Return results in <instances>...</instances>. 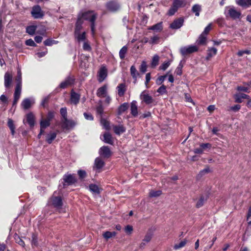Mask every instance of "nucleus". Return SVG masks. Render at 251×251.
<instances>
[{
  "label": "nucleus",
  "mask_w": 251,
  "mask_h": 251,
  "mask_svg": "<svg viewBox=\"0 0 251 251\" xmlns=\"http://www.w3.org/2000/svg\"><path fill=\"white\" fill-rule=\"evenodd\" d=\"M97 17V14L94 11H88L81 14V18L88 21L90 23L91 30L93 36H94L95 34V21ZM80 20V18L79 17V20Z\"/></svg>",
  "instance_id": "nucleus-1"
},
{
  "label": "nucleus",
  "mask_w": 251,
  "mask_h": 251,
  "mask_svg": "<svg viewBox=\"0 0 251 251\" xmlns=\"http://www.w3.org/2000/svg\"><path fill=\"white\" fill-rule=\"evenodd\" d=\"M48 204L50 205L53 206L54 207L59 209L62 206V200L60 196H56V192H54L52 196L48 201Z\"/></svg>",
  "instance_id": "nucleus-2"
},
{
  "label": "nucleus",
  "mask_w": 251,
  "mask_h": 251,
  "mask_svg": "<svg viewBox=\"0 0 251 251\" xmlns=\"http://www.w3.org/2000/svg\"><path fill=\"white\" fill-rule=\"evenodd\" d=\"M198 48L196 46L183 47L180 49V52L183 56H185L197 51Z\"/></svg>",
  "instance_id": "nucleus-3"
},
{
  "label": "nucleus",
  "mask_w": 251,
  "mask_h": 251,
  "mask_svg": "<svg viewBox=\"0 0 251 251\" xmlns=\"http://www.w3.org/2000/svg\"><path fill=\"white\" fill-rule=\"evenodd\" d=\"M140 99L143 102L147 104H153L155 105L156 103L154 100L149 94L147 93L145 91H143L140 95Z\"/></svg>",
  "instance_id": "nucleus-4"
},
{
  "label": "nucleus",
  "mask_w": 251,
  "mask_h": 251,
  "mask_svg": "<svg viewBox=\"0 0 251 251\" xmlns=\"http://www.w3.org/2000/svg\"><path fill=\"white\" fill-rule=\"evenodd\" d=\"M31 13L35 19L42 18L44 15V13L42 10L41 7L38 5L32 7Z\"/></svg>",
  "instance_id": "nucleus-5"
},
{
  "label": "nucleus",
  "mask_w": 251,
  "mask_h": 251,
  "mask_svg": "<svg viewBox=\"0 0 251 251\" xmlns=\"http://www.w3.org/2000/svg\"><path fill=\"white\" fill-rule=\"evenodd\" d=\"M106 6L107 9L111 12H116L120 8V4L116 0L108 2L106 4Z\"/></svg>",
  "instance_id": "nucleus-6"
},
{
  "label": "nucleus",
  "mask_w": 251,
  "mask_h": 251,
  "mask_svg": "<svg viewBox=\"0 0 251 251\" xmlns=\"http://www.w3.org/2000/svg\"><path fill=\"white\" fill-rule=\"evenodd\" d=\"M184 19L182 18H179L175 19L170 25V28L173 29L180 28L184 24Z\"/></svg>",
  "instance_id": "nucleus-7"
},
{
  "label": "nucleus",
  "mask_w": 251,
  "mask_h": 251,
  "mask_svg": "<svg viewBox=\"0 0 251 251\" xmlns=\"http://www.w3.org/2000/svg\"><path fill=\"white\" fill-rule=\"evenodd\" d=\"M107 76V70L104 66L101 67L98 73V80L99 82H102Z\"/></svg>",
  "instance_id": "nucleus-8"
},
{
  "label": "nucleus",
  "mask_w": 251,
  "mask_h": 251,
  "mask_svg": "<svg viewBox=\"0 0 251 251\" xmlns=\"http://www.w3.org/2000/svg\"><path fill=\"white\" fill-rule=\"evenodd\" d=\"M63 180L64 187L66 186L73 184L76 181L75 177L73 175L69 174L64 175Z\"/></svg>",
  "instance_id": "nucleus-9"
},
{
  "label": "nucleus",
  "mask_w": 251,
  "mask_h": 251,
  "mask_svg": "<svg viewBox=\"0 0 251 251\" xmlns=\"http://www.w3.org/2000/svg\"><path fill=\"white\" fill-rule=\"evenodd\" d=\"M228 14L230 17L233 19H239L241 13L239 11H237L233 6L230 7L228 10Z\"/></svg>",
  "instance_id": "nucleus-10"
},
{
  "label": "nucleus",
  "mask_w": 251,
  "mask_h": 251,
  "mask_svg": "<svg viewBox=\"0 0 251 251\" xmlns=\"http://www.w3.org/2000/svg\"><path fill=\"white\" fill-rule=\"evenodd\" d=\"M75 125V124L72 120H69L68 119L62 120L61 126L64 129H70Z\"/></svg>",
  "instance_id": "nucleus-11"
},
{
  "label": "nucleus",
  "mask_w": 251,
  "mask_h": 251,
  "mask_svg": "<svg viewBox=\"0 0 251 251\" xmlns=\"http://www.w3.org/2000/svg\"><path fill=\"white\" fill-rule=\"evenodd\" d=\"M235 101L238 103H241L242 99H250V96L243 93H237L234 95Z\"/></svg>",
  "instance_id": "nucleus-12"
},
{
  "label": "nucleus",
  "mask_w": 251,
  "mask_h": 251,
  "mask_svg": "<svg viewBox=\"0 0 251 251\" xmlns=\"http://www.w3.org/2000/svg\"><path fill=\"white\" fill-rule=\"evenodd\" d=\"M100 153L103 157L108 158L111 154V152L107 146H103L100 150Z\"/></svg>",
  "instance_id": "nucleus-13"
},
{
  "label": "nucleus",
  "mask_w": 251,
  "mask_h": 251,
  "mask_svg": "<svg viewBox=\"0 0 251 251\" xmlns=\"http://www.w3.org/2000/svg\"><path fill=\"white\" fill-rule=\"evenodd\" d=\"M74 81V79L73 77H69L61 83L60 84V87L63 89L66 88L71 85L73 83Z\"/></svg>",
  "instance_id": "nucleus-14"
},
{
  "label": "nucleus",
  "mask_w": 251,
  "mask_h": 251,
  "mask_svg": "<svg viewBox=\"0 0 251 251\" xmlns=\"http://www.w3.org/2000/svg\"><path fill=\"white\" fill-rule=\"evenodd\" d=\"M118 94L120 97H123L126 91V86L124 83L119 84L117 87Z\"/></svg>",
  "instance_id": "nucleus-15"
},
{
  "label": "nucleus",
  "mask_w": 251,
  "mask_h": 251,
  "mask_svg": "<svg viewBox=\"0 0 251 251\" xmlns=\"http://www.w3.org/2000/svg\"><path fill=\"white\" fill-rule=\"evenodd\" d=\"M12 75L9 72H6L4 75V86L6 88H8L11 84L12 81Z\"/></svg>",
  "instance_id": "nucleus-16"
},
{
  "label": "nucleus",
  "mask_w": 251,
  "mask_h": 251,
  "mask_svg": "<svg viewBox=\"0 0 251 251\" xmlns=\"http://www.w3.org/2000/svg\"><path fill=\"white\" fill-rule=\"evenodd\" d=\"M107 87L106 85H104L103 86L98 88L97 91V95L99 97H106V94L107 93Z\"/></svg>",
  "instance_id": "nucleus-17"
},
{
  "label": "nucleus",
  "mask_w": 251,
  "mask_h": 251,
  "mask_svg": "<svg viewBox=\"0 0 251 251\" xmlns=\"http://www.w3.org/2000/svg\"><path fill=\"white\" fill-rule=\"evenodd\" d=\"M115 134L120 135L126 131V127L123 125L114 126L113 127Z\"/></svg>",
  "instance_id": "nucleus-18"
},
{
  "label": "nucleus",
  "mask_w": 251,
  "mask_h": 251,
  "mask_svg": "<svg viewBox=\"0 0 251 251\" xmlns=\"http://www.w3.org/2000/svg\"><path fill=\"white\" fill-rule=\"evenodd\" d=\"M105 143L113 145L114 143L112 135L109 132H105L103 134V139L102 140Z\"/></svg>",
  "instance_id": "nucleus-19"
},
{
  "label": "nucleus",
  "mask_w": 251,
  "mask_h": 251,
  "mask_svg": "<svg viewBox=\"0 0 251 251\" xmlns=\"http://www.w3.org/2000/svg\"><path fill=\"white\" fill-rule=\"evenodd\" d=\"M148 29L149 30H153L155 32H160L163 29L162 22H159L154 25L150 26Z\"/></svg>",
  "instance_id": "nucleus-20"
},
{
  "label": "nucleus",
  "mask_w": 251,
  "mask_h": 251,
  "mask_svg": "<svg viewBox=\"0 0 251 251\" xmlns=\"http://www.w3.org/2000/svg\"><path fill=\"white\" fill-rule=\"evenodd\" d=\"M136 101L134 100L131 103V114L133 117H136L138 115V109Z\"/></svg>",
  "instance_id": "nucleus-21"
},
{
  "label": "nucleus",
  "mask_w": 251,
  "mask_h": 251,
  "mask_svg": "<svg viewBox=\"0 0 251 251\" xmlns=\"http://www.w3.org/2000/svg\"><path fill=\"white\" fill-rule=\"evenodd\" d=\"M33 103V101L31 100L30 99H25L22 101L21 105L24 109H27L30 107Z\"/></svg>",
  "instance_id": "nucleus-22"
},
{
  "label": "nucleus",
  "mask_w": 251,
  "mask_h": 251,
  "mask_svg": "<svg viewBox=\"0 0 251 251\" xmlns=\"http://www.w3.org/2000/svg\"><path fill=\"white\" fill-rule=\"evenodd\" d=\"M217 50L215 48H208L207 50V54L206 57V60H209L212 57L217 54Z\"/></svg>",
  "instance_id": "nucleus-23"
},
{
  "label": "nucleus",
  "mask_w": 251,
  "mask_h": 251,
  "mask_svg": "<svg viewBox=\"0 0 251 251\" xmlns=\"http://www.w3.org/2000/svg\"><path fill=\"white\" fill-rule=\"evenodd\" d=\"M130 71L131 75L133 78L134 79V83H135L137 80V76L139 75V74L134 65H132L130 67Z\"/></svg>",
  "instance_id": "nucleus-24"
},
{
  "label": "nucleus",
  "mask_w": 251,
  "mask_h": 251,
  "mask_svg": "<svg viewBox=\"0 0 251 251\" xmlns=\"http://www.w3.org/2000/svg\"><path fill=\"white\" fill-rule=\"evenodd\" d=\"M57 133L55 132H50L47 134L46 136V141L49 144H51L52 141L55 139Z\"/></svg>",
  "instance_id": "nucleus-25"
},
{
  "label": "nucleus",
  "mask_w": 251,
  "mask_h": 251,
  "mask_svg": "<svg viewBox=\"0 0 251 251\" xmlns=\"http://www.w3.org/2000/svg\"><path fill=\"white\" fill-rule=\"evenodd\" d=\"M26 120L31 127L34 126L35 117L32 113H29L26 115Z\"/></svg>",
  "instance_id": "nucleus-26"
},
{
  "label": "nucleus",
  "mask_w": 251,
  "mask_h": 251,
  "mask_svg": "<svg viewBox=\"0 0 251 251\" xmlns=\"http://www.w3.org/2000/svg\"><path fill=\"white\" fill-rule=\"evenodd\" d=\"M82 44V49L86 51H91L92 50V48L90 45V43L89 41L85 40V41L80 42Z\"/></svg>",
  "instance_id": "nucleus-27"
},
{
  "label": "nucleus",
  "mask_w": 251,
  "mask_h": 251,
  "mask_svg": "<svg viewBox=\"0 0 251 251\" xmlns=\"http://www.w3.org/2000/svg\"><path fill=\"white\" fill-rule=\"evenodd\" d=\"M104 165V161L100 157H97L95 160V167L97 169L102 168Z\"/></svg>",
  "instance_id": "nucleus-28"
},
{
  "label": "nucleus",
  "mask_w": 251,
  "mask_h": 251,
  "mask_svg": "<svg viewBox=\"0 0 251 251\" xmlns=\"http://www.w3.org/2000/svg\"><path fill=\"white\" fill-rule=\"evenodd\" d=\"M71 102L74 104L76 105L78 102V95L77 93L72 91L71 95Z\"/></svg>",
  "instance_id": "nucleus-29"
},
{
  "label": "nucleus",
  "mask_w": 251,
  "mask_h": 251,
  "mask_svg": "<svg viewBox=\"0 0 251 251\" xmlns=\"http://www.w3.org/2000/svg\"><path fill=\"white\" fill-rule=\"evenodd\" d=\"M236 3L242 7L251 6V0H237Z\"/></svg>",
  "instance_id": "nucleus-30"
},
{
  "label": "nucleus",
  "mask_w": 251,
  "mask_h": 251,
  "mask_svg": "<svg viewBox=\"0 0 251 251\" xmlns=\"http://www.w3.org/2000/svg\"><path fill=\"white\" fill-rule=\"evenodd\" d=\"M211 172V170L209 167L207 166L204 169L201 170L197 176V179H199L201 178L204 175L208 174Z\"/></svg>",
  "instance_id": "nucleus-31"
},
{
  "label": "nucleus",
  "mask_w": 251,
  "mask_h": 251,
  "mask_svg": "<svg viewBox=\"0 0 251 251\" xmlns=\"http://www.w3.org/2000/svg\"><path fill=\"white\" fill-rule=\"evenodd\" d=\"M186 2V0H173V3L178 9L179 7L185 6Z\"/></svg>",
  "instance_id": "nucleus-32"
},
{
  "label": "nucleus",
  "mask_w": 251,
  "mask_h": 251,
  "mask_svg": "<svg viewBox=\"0 0 251 251\" xmlns=\"http://www.w3.org/2000/svg\"><path fill=\"white\" fill-rule=\"evenodd\" d=\"M128 107V104L127 102H125L121 104L118 108V114L121 115L123 112L126 111Z\"/></svg>",
  "instance_id": "nucleus-33"
},
{
  "label": "nucleus",
  "mask_w": 251,
  "mask_h": 251,
  "mask_svg": "<svg viewBox=\"0 0 251 251\" xmlns=\"http://www.w3.org/2000/svg\"><path fill=\"white\" fill-rule=\"evenodd\" d=\"M206 197L203 196H201L196 203V207L199 208L202 207L203 205L204 202L206 201Z\"/></svg>",
  "instance_id": "nucleus-34"
},
{
  "label": "nucleus",
  "mask_w": 251,
  "mask_h": 251,
  "mask_svg": "<svg viewBox=\"0 0 251 251\" xmlns=\"http://www.w3.org/2000/svg\"><path fill=\"white\" fill-rule=\"evenodd\" d=\"M201 10V6L199 4H196L193 6L192 8V11L195 13V16L198 17L200 15V12Z\"/></svg>",
  "instance_id": "nucleus-35"
},
{
  "label": "nucleus",
  "mask_w": 251,
  "mask_h": 251,
  "mask_svg": "<svg viewBox=\"0 0 251 251\" xmlns=\"http://www.w3.org/2000/svg\"><path fill=\"white\" fill-rule=\"evenodd\" d=\"M22 86L20 84H17L14 93V99L19 100L20 98L21 93Z\"/></svg>",
  "instance_id": "nucleus-36"
},
{
  "label": "nucleus",
  "mask_w": 251,
  "mask_h": 251,
  "mask_svg": "<svg viewBox=\"0 0 251 251\" xmlns=\"http://www.w3.org/2000/svg\"><path fill=\"white\" fill-rule=\"evenodd\" d=\"M117 233L115 231L110 232L108 231H105L103 233V237L106 239L108 240V239L116 236Z\"/></svg>",
  "instance_id": "nucleus-37"
},
{
  "label": "nucleus",
  "mask_w": 251,
  "mask_h": 251,
  "mask_svg": "<svg viewBox=\"0 0 251 251\" xmlns=\"http://www.w3.org/2000/svg\"><path fill=\"white\" fill-rule=\"evenodd\" d=\"M127 51V47L126 46H124L119 51V56L121 59H124L125 57V55Z\"/></svg>",
  "instance_id": "nucleus-38"
},
{
  "label": "nucleus",
  "mask_w": 251,
  "mask_h": 251,
  "mask_svg": "<svg viewBox=\"0 0 251 251\" xmlns=\"http://www.w3.org/2000/svg\"><path fill=\"white\" fill-rule=\"evenodd\" d=\"M206 40V35L201 33L197 41V43L199 45H203L205 43Z\"/></svg>",
  "instance_id": "nucleus-39"
},
{
  "label": "nucleus",
  "mask_w": 251,
  "mask_h": 251,
  "mask_svg": "<svg viewBox=\"0 0 251 251\" xmlns=\"http://www.w3.org/2000/svg\"><path fill=\"white\" fill-rule=\"evenodd\" d=\"M89 187L90 191L91 192L96 194L100 193L99 188L97 185L91 184Z\"/></svg>",
  "instance_id": "nucleus-40"
},
{
  "label": "nucleus",
  "mask_w": 251,
  "mask_h": 251,
  "mask_svg": "<svg viewBox=\"0 0 251 251\" xmlns=\"http://www.w3.org/2000/svg\"><path fill=\"white\" fill-rule=\"evenodd\" d=\"M36 26L34 25L28 26L26 28V32L30 35H33L36 31Z\"/></svg>",
  "instance_id": "nucleus-41"
},
{
  "label": "nucleus",
  "mask_w": 251,
  "mask_h": 251,
  "mask_svg": "<svg viewBox=\"0 0 251 251\" xmlns=\"http://www.w3.org/2000/svg\"><path fill=\"white\" fill-rule=\"evenodd\" d=\"M178 8L173 3L170 9L168 10V15L169 16H173L177 11Z\"/></svg>",
  "instance_id": "nucleus-42"
},
{
  "label": "nucleus",
  "mask_w": 251,
  "mask_h": 251,
  "mask_svg": "<svg viewBox=\"0 0 251 251\" xmlns=\"http://www.w3.org/2000/svg\"><path fill=\"white\" fill-rule=\"evenodd\" d=\"M178 8L173 3L170 9L168 10V15L169 16H173L177 11Z\"/></svg>",
  "instance_id": "nucleus-43"
},
{
  "label": "nucleus",
  "mask_w": 251,
  "mask_h": 251,
  "mask_svg": "<svg viewBox=\"0 0 251 251\" xmlns=\"http://www.w3.org/2000/svg\"><path fill=\"white\" fill-rule=\"evenodd\" d=\"M16 81L17 82V84H20V86H22V73L19 68L17 72V76L16 78Z\"/></svg>",
  "instance_id": "nucleus-44"
},
{
  "label": "nucleus",
  "mask_w": 251,
  "mask_h": 251,
  "mask_svg": "<svg viewBox=\"0 0 251 251\" xmlns=\"http://www.w3.org/2000/svg\"><path fill=\"white\" fill-rule=\"evenodd\" d=\"M159 57L157 55H155L153 56L152 61H151V66L153 67H156L158 64Z\"/></svg>",
  "instance_id": "nucleus-45"
},
{
  "label": "nucleus",
  "mask_w": 251,
  "mask_h": 251,
  "mask_svg": "<svg viewBox=\"0 0 251 251\" xmlns=\"http://www.w3.org/2000/svg\"><path fill=\"white\" fill-rule=\"evenodd\" d=\"M162 194V191L160 190L151 191L149 193L150 197H157Z\"/></svg>",
  "instance_id": "nucleus-46"
},
{
  "label": "nucleus",
  "mask_w": 251,
  "mask_h": 251,
  "mask_svg": "<svg viewBox=\"0 0 251 251\" xmlns=\"http://www.w3.org/2000/svg\"><path fill=\"white\" fill-rule=\"evenodd\" d=\"M50 122L45 119L42 120L40 122V126L42 128H45L50 126Z\"/></svg>",
  "instance_id": "nucleus-47"
},
{
  "label": "nucleus",
  "mask_w": 251,
  "mask_h": 251,
  "mask_svg": "<svg viewBox=\"0 0 251 251\" xmlns=\"http://www.w3.org/2000/svg\"><path fill=\"white\" fill-rule=\"evenodd\" d=\"M8 126H9L12 135L14 134L15 133V126L13 124V122L11 119H9L8 121Z\"/></svg>",
  "instance_id": "nucleus-48"
},
{
  "label": "nucleus",
  "mask_w": 251,
  "mask_h": 251,
  "mask_svg": "<svg viewBox=\"0 0 251 251\" xmlns=\"http://www.w3.org/2000/svg\"><path fill=\"white\" fill-rule=\"evenodd\" d=\"M186 242H187V241L186 240L181 241L179 244H176L174 246V249L176 250H178V249L183 247L186 245Z\"/></svg>",
  "instance_id": "nucleus-49"
},
{
  "label": "nucleus",
  "mask_w": 251,
  "mask_h": 251,
  "mask_svg": "<svg viewBox=\"0 0 251 251\" xmlns=\"http://www.w3.org/2000/svg\"><path fill=\"white\" fill-rule=\"evenodd\" d=\"M160 37L157 35H154L151 38L150 43L151 44H156L158 43Z\"/></svg>",
  "instance_id": "nucleus-50"
},
{
  "label": "nucleus",
  "mask_w": 251,
  "mask_h": 251,
  "mask_svg": "<svg viewBox=\"0 0 251 251\" xmlns=\"http://www.w3.org/2000/svg\"><path fill=\"white\" fill-rule=\"evenodd\" d=\"M60 114L62 117V120H64L65 119H67V109L66 107L61 108L60 109Z\"/></svg>",
  "instance_id": "nucleus-51"
},
{
  "label": "nucleus",
  "mask_w": 251,
  "mask_h": 251,
  "mask_svg": "<svg viewBox=\"0 0 251 251\" xmlns=\"http://www.w3.org/2000/svg\"><path fill=\"white\" fill-rule=\"evenodd\" d=\"M57 41L53 40L50 39H48L46 40H45L44 42L45 45L50 46L52 45L53 44H55L57 43Z\"/></svg>",
  "instance_id": "nucleus-52"
},
{
  "label": "nucleus",
  "mask_w": 251,
  "mask_h": 251,
  "mask_svg": "<svg viewBox=\"0 0 251 251\" xmlns=\"http://www.w3.org/2000/svg\"><path fill=\"white\" fill-rule=\"evenodd\" d=\"M157 92L161 95L166 93V87L164 85H162L157 89Z\"/></svg>",
  "instance_id": "nucleus-53"
},
{
  "label": "nucleus",
  "mask_w": 251,
  "mask_h": 251,
  "mask_svg": "<svg viewBox=\"0 0 251 251\" xmlns=\"http://www.w3.org/2000/svg\"><path fill=\"white\" fill-rule=\"evenodd\" d=\"M182 65L181 64V63H180L179 64V65H178V66L177 67L176 71H175V73L176 74V75H181L182 74Z\"/></svg>",
  "instance_id": "nucleus-54"
},
{
  "label": "nucleus",
  "mask_w": 251,
  "mask_h": 251,
  "mask_svg": "<svg viewBox=\"0 0 251 251\" xmlns=\"http://www.w3.org/2000/svg\"><path fill=\"white\" fill-rule=\"evenodd\" d=\"M140 71L143 73H144L147 71V64L145 61H143L142 62L141 65L140 67Z\"/></svg>",
  "instance_id": "nucleus-55"
},
{
  "label": "nucleus",
  "mask_w": 251,
  "mask_h": 251,
  "mask_svg": "<svg viewBox=\"0 0 251 251\" xmlns=\"http://www.w3.org/2000/svg\"><path fill=\"white\" fill-rule=\"evenodd\" d=\"M101 124L106 129H109V123L108 121L104 119H101L100 121Z\"/></svg>",
  "instance_id": "nucleus-56"
},
{
  "label": "nucleus",
  "mask_w": 251,
  "mask_h": 251,
  "mask_svg": "<svg viewBox=\"0 0 251 251\" xmlns=\"http://www.w3.org/2000/svg\"><path fill=\"white\" fill-rule=\"evenodd\" d=\"M133 227L130 225H127L125 228V232L128 235L131 234V233L133 231Z\"/></svg>",
  "instance_id": "nucleus-57"
},
{
  "label": "nucleus",
  "mask_w": 251,
  "mask_h": 251,
  "mask_svg": "<svg viewBox=\"0 0 251 251\" xmlns=\"http://www.w3.org/2000/svg\"><path fill=\"white\" fill-rule=\"evenodd\" d=\"M88 40L86 38V32H83L81 34L79 33V44L80 42Z\"/></svg>",
  "instance_id": "nucleus-58"
},
{
  "label": "nucleus",
  "mask_w": 251,
  "mask_h": 251,
  "mask_svg": "<svg viewBox=\"0 0 251 251\" xmlns=\"http://www.w3.org/2000/svg\"><path fill=\"white\" fill-rule=\"evenodd\" d=\"M54 112L52 111L49 112L47 118L45 120L50 122V121L54 118Z\"/></svg>",
  "instance_id": "nucleus-59"
},
{
  "label": "nucleus",
  "mask_w": 251,
  "mask_h": 251,
  "mask_svg": "<svg viewBox=\"0 0 251 251\" xmlns=\"http://www.w3.org/2000/svg\"><path fill=\"white\" fill-rule=\"evenodd\" d=\"M103 107L101 104H100L96 108V111L98 114L100 115V117L102 116V114L103 113Z\"/></svg>",
  "instance_id": "nucleus-60"
},
{
  "label": "nucleus",
  "mask_w": 251,
  "mask_h": 251,
  "mask_svg": "<svg viewBox=\"0 0 251 251\" xmlns=\"http://www.w3.org/2000/svg\"><path fill=\"white\" fill-rule=\"evenodd\" d=\"M170 63L169 61L165 62L159 67V69L160 70L165 71L170 66Z\"/></svg>",
  "instance_id": "nucleus-61"
},
{
  "label": "nucleus",
  "mask_w": 251,
  "mask_h": 251,
  "mask_svg": "<svg viewBox=\"0 0 251 251\" xmlns=\"http://www.w3.org/2000/svg\"><path fill=\"white\" fill-rule=\"evenodd\" d=\"M211 25L212 24L211 23L209 24L208 25L204 28V30L202 33L207 35L211 29Z\"/></svg>",
  "instance_id": "nucleus-62"
},
{
  "label": "nucleus",
  "mask_w": 251,
  "mask_h": 251,
  "mask_svg": "<svg viewBox=\"0 0 251 251\" xmlns=\"http://www.w3.org/2000/svg\"><path fill=\"white\" fill-rule=\"evenodd\" d=\"M25 44L27 46H32V47H35L36 46V45L35 43V42H34V41L31 39L27 40L25 42Z\"/></svg>",
  "instance_id": "nucleus-63"
},
{
  "label": "nucleus",
  "mask_w": 251,
  "mask_h": 251,
  "mask_svg": "<svg viewBox=\"0 0 251 251\" xmlns=\"http://www.w3.org/2000/svg\"><path fill=\"white\" fill-rule=\"evenodd\" d=\"M152 235L151 234L148 233L147 234L144 239L143 240V241H145L146 243H149L151 239Z\"/></svg>",
  "instance_id": "nucleus-64"
}]
</instances>
